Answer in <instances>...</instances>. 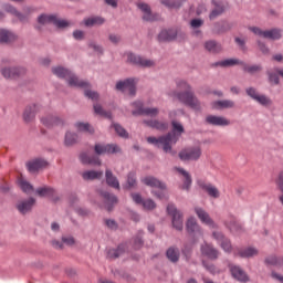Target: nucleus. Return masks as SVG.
Wrapping results in <instances>:
<instances>
[{
  "instance_id": "62",
  "label": "nucleus",
  "mask_w": 283,
  "mask_h": 283,
  "mask_svg": "<svg viewBox=\"0 0 283 283\" xmlns=\"http://www.w3.org/2000/svg\"><path fill=\"white\" fill-rule=\"evenodd\" d=\"M256 45H258L260 52H262V54L270 53L269 46H266V43L262 42L261 40L256 41Z\"/></svg>"
},
{
  "instance_id": "5",
  "label": "nucleus",
  "mask_w": 283,
  "mask_h": 283,
  "mask_svg": "<svg viewBox=\"0 0 283 283\" xmlns=\"http://www.w3.org/2000/svg\"><path fill=\"white\" fill-rule=\"evenodd\" d=\"M0 74L8 81H17V78L25 76V74H28V70L24 66H4L1 64Z\"/></svg>"
},
{
  "instance_id": "3",
  "label": "nucleus",
  "mask_w": 283,
  "mask_h": 283,
  "mask_svg": "<svg viewBox=\"0 0 283 283\" xmlns=\"http://www.w3.org/2000/svg\"><path fill=\"white\" fill-rule=\"evenodd\" d=\"M52 74L57 78H64L70 87H90V82L80 80L76 74L63 66L52 67Z\"/></svg>"
},
{
  "instance_id": "48",
  "label": "nucleus",
  "mask_w": 283,
  "mask_h": 283,
  "mask_svg": "<svg viewBox=\"0 0 283 283\" xmlns=\"http://www.w3.org/2000/svg\"><path fill=\"white\" fill-rule=\"evenodd\" d=\"M56 14H45L42 13L41 15L38 17V23L41 25H48V23H54Z\"/></svg>"
},
{
  "instance_id": "19",
  "label": "nucleus",
  "mask_w": 283,
  "mask_h": 283,
  "mask_svg": "<svg viewBox=\"0 0 283 283\" xmlns=\"http://www.w3.org/2000/svg\"><path fill=\"white\" fill-rule=\"evenodd\" d=\"M41 112V106L39 104H30L25 107L23 113V119L25 123H32L36 118V114Z\"/></svg>"
},
{
  "instance_id": "51",
  "label": "nucleus",
  "mask_w": 283,
  "mask_h": 283,
  "mask_svg": "<svg viewBox=\"0 0 283 283\" xmlns=\"http://www.w3.org/2000/svg\"><path fill=\"white\" fill-rule=\"evenodd\" d=\"M90 87H92V84H90V86L87 87H82V90H85L84 95L86 96V98H91V101H98L99 98L98 92H94L90 90Z\"/></svg>"
},
{
  "instance_id": "36",
  "label": "nucleus",
  "mask_w": 283,
  "mask_h": 283,
  "mask_svg": "<svg viewBox=\"0 0 283 283\" xmlns=\"http://www.w3.org/2000/svg\"><path fill=\"white\" fill-rule=\"evenodd\" d=\"M213 109H233L235 102L231 99L216 101L212 103Z\"/></svg>"
},
{
  "instance_id": "11",
  "label": "nucleus",
  "mask_w": 283,
  "mask_h": 283,
  "mask_svg": "<svg viewBox=\"0 0 283 283\" xmlns=\"http://www.w3.org/2000/svg\"><path fill=\"white\" fill-rule=\"evenodd\" d=\"M122 149L116 144H95L96 156H103L104 154H120Z\"/></svg>"
},
{
  "instance_id": "50",
  "label": "nucleus",
  "mask_w": 283,
  "mask_h": 283,
  "mask_svg": "<svg viewBox=\"0 0 283 283\" xmlns=\"http://www.w3.org/2000/svg\"><path fill=\"white\" fill-rule=\"evenodd\" d=\"M160 3L166 8H170V9H174V8L178 9L182 7V2L178 0H160Z\"/></svg>"
},
{
  "instance_id": "27",
  "label": "nucleus",
  "mask_w": 283,
  "mask_h": 283,
  "mask_svg": "<svg viewBox=\"0 0 283 283\" xmlns=\"http://www.w3.org/2000/svg\"><path fill=\"white\" fill-rule=\"evenodd\" d=\"M203 48L210 54H220L223 50L222 44L216 40L206 41Z\"/></svg>"
},
{
  "instance_id": "55",
  "label": "nucleus",
  "mask_w": 283,
  "mask_h": 283,
  "mask_svg": "<svg viewBox=\"0 0 283 283\" xmlns=\"http://www.w3.org/2000/svg\"><path fill=\"white\" fill-rule=\"evenodd\" d=\"M19 185L24 193H30L31 191H34V187L23 179L19 180Z\"/></svg>"
},
{
  "instance_id": "60",
  "label": "nucleus",
  "mask_w": 283,
  "mask_h": 283,
  "mask_svg": "<svg viewBox=\"0 0 283 283\" xmlns=\"http://www.w3.org/2000/svg\"><path fill=\"white\" fill-rule=\"evenodd\" d=\"M142 205L144 209H147L148 211L156 209V202L151 199L144 200Z\"/></svg>"
},
{
  "instance_id": "56",
  "label": "nucleus",
  "mask_w": 283,
  "mask_h": 283,
  "mask_svg": "<svg viewBox=\"0 0 283 283\" xmlns=\"http://www.w3.org/2000/svg\"><path fill=\"white\" fill-rule=\"evenodd\" d=\"M53 25H55V28H59V30H63L65 28H70V22L66 20H61L55 15L53 20Z\"/></svg>"
},
{
  "instance_id": "30",
  "label": "nucleus",
  "mask_w": 283,
  "mask_h": 283,
  "mask_svg": "<svg viewBox=\"0 0 283 283\" xmlns=\"http://www.w3.org/2000/svg\"><path fill=\"white\" fill-rule=\"evenodd\" d=\"M235 65H244V62L240 61L239 59H226L214 62L212 67H233Z\"/></svg>"
},
{
  "instance_id": "15",
  "label": "nucleus",
  "mask_w": 283,
  "mask_h": 283,
  "mask_svg": "<svg viewBox=\"0 0 283 283\" xmlns=\"http://www.w3.org/2000/svg\"><path fill=\"white\" fill-rule=\"evenodd\" d=\"M99 196H102L105 205V209L107 211H113L114 206L118 205V197H116L114 193L99 190Z\"/></svg>"
},
{
  "instance_id": "23",
  "label": "nucleus",
  "mask_w": 283,
  "mask_h": 283,
  "mask_svg": "<svg viewBox=\"0 0 283 283\" xmlns=\"http://www.w3.org/2000/svg\"><path fill=\"white\" fill-rule=\"evenodd\" d=\"M233 22H214L212 32L214 34H224L227 32H230V30H233Z\"/></svg>"
},
{
  "instance_id": "26",
  "label": "nucleus",
  "mask_w": 283,
  "mask_h": 283,
  "mask_svg": "<svg viewBox=\"0 0 283 283\" xmlns=\"http://www.w3.org/2000/svg\"><path fill=\"white\" fill-rule=\"evenodd\" d=\"M144 125H147V127H151L153 129H157L158 132H167L169 129V123L158 119L144 120Z\"/></svg>"
},
{
  "instance_id": "22",
  "label": "nucleus",
  "mask_w": 283,
  "mask_h": 283,
  "mask_svg": "<svg viewBox=\"0 0 283 283\" xmlns=\"http://www.w3.org/2000/svg\"><path fill=\"white\" fill-rule=\"evenodd\" d=\"M49 163L45 159H34L32 161L27 163V168L30 174H36V171H41V169H45Z\"/></svg>"
},
{
  "instance_id": "49",
  "label": "nucleus",
  "mask_w": 283,
  "mask_h": 283,
  "mask_svg": "<svg viewBox=\"0 0 283 283\" xmlns=\"http://www.w3.org/2000/svg\"><path fill=\"white\" fill-rule=\"evenodd\" d=\"M93 109L94 113L97 114V116H103L104 118H112V112L103 109V106L101 104H94Z\"/></svg>"
},
{
  "instance_id": "33",
  "label": "nucleus",
  "mask_w": 283,
  "mask_h": 283,
  "mask_svg": "<svg viewBox=\"0 0 283 283\" xmlns=\"http://www.w3.org/2000/svg\"><path fill=\"white\" fill-rule=\"evenodd\" d=\"M283 30L280 28H273L264 31L263 39H270V41H280L282 39Z\"/></svg>"
},
{
  "instance_id": "17",
  "label": "nucleus",
  "mask_w": 283,
  "mask_h": 283,
  "mask_svg": "<svg viewBox=\"0 0 283 283\" xmlns=\"http://www.w3.org/2000/svg\"><path fill=\"white\" fill-rule=\"evenodd\" d=\"M178 36V31L176 29H164L157 35V40L159 43H170V41H176Z\"/></svg>"
},
{
  "instance_id": "57",
  "label": "nucleus",
  "mask_w": 283,
  "mask_h": 283,
  "mask_svg": "<svg viewBox=\"0 0 283 283\" xmlns=\"http://www.w3.org/2000/svg\"><path fill=\"white\" fill-rule=\"evenodd\" d=\"M202 266L211 273V275H216L218 273H220V270L218 268H216L214 264L212 263H209L207 261H202Z\"/></svg>"
},
{
  "instance_id": "32",
  "label": "nucleus",
  "mask_w": 283,
  "mask_h": 283,
  "mask_svg": "<svg viewBox=\"0 0 283 283\" xmlns=\"http://www.w3.org/2000/svg\"><path fill=\"white\" fill-rule=\"evenodd\" d=\"M80 160L82 165H95L97 167H101V158L98 156H88L86 153H82L80 155Z\"/></svg>"
},
{
  "instance_id": "38",
  "label": "nucleus",
  "mask_w": 283,
  "mask_h": 283,
  "mask_svg": "<svg viewBox=\"0 0 283 283\" xmlns=\"http://www.w3.org/2000/svg\"><path fill=\"white\" fill-rule=\"evenodd\" d=\"M177 171L178 174H181V176H184L185 178L182 189L189 191L191 189V184L193 182V180L191 179V175H189V172L185 170V168H177Z\"/></svg>"
},
{
  "instance_id": "14",
  "label": "nucleus",
  "mask_w": 283,
  "mask_h": 283,
  "mask_svg": "<svg viewBox=\"0 0 283 283\" xmlns=\"http://www.w3.org/2000/svg\"><path fill=\"white\" fill-rule=\"evenodd\" d=\"M201 255L208 258V260H218L220 258V250L216 249L213 244L203 243L200 247Z\"/></svg>"
},
{
  "instance_id": "41",
  "label": "nucleus",
  "mask_w": 283,
  "mask_h": 283,
  "mask_svg": "<svg viewBox=\"0 0 283 283\" xmlns=\"http://www.w3.org/2000/svg\"><path fill=\"white\" fill-rule=\"evenodd\" d=\"M74 127L77 129V132L90 134L91 136L94 135L95 132L94 127L91 126L90 123L77 122L74 124Z\"/></svg>"
},
{
  "instance_id": "39",
  "label": "nucleus",
  "mask_w": 283,
  "mask_h": 283,
  "mask_svg": "<svg viewBox=\"0 0 283 283\" xmlns=\"http://www.w3.org/2000/svg\"><path fill=\"white\" fill-rule=\"evenodd\" d=\"M104 23H105V18L99 15L84 19L85 28H94V25H103Z\"/></svg>"
},
{
  "instance_id": "52",
  "label": "nucleus",
  "mask_w": 283,
  "mask_h": 283,
  "mask_svg": "<svg viewBox=\"0 0 283 283\" xmlns=\"http://www.w3.org/2000/svg\"><path fill=\"white\" fill-rule=\"evenodd\" d=\"M127 186L126 189H134L136 185H138V181L136 180V172H129L127 175Z\"/></svg>"
},
{
  "instance_id": "34",
  "label": "nucleus",
  "mask_w": 283,
  "mask_h": 283,
  "mask_svg": "<svg viewBox=\"0 0 283 283\" xmlns=\"http://www.w3.org/2000/svg\"><path fill=\"white\" fill-rule=\"evenodd\" d=\"M105 178L108 187H112L113 189H120V182L118 181V178L114 176V172H112L111 169H106Z\"/></svg>"
},
{
  "instance_id": "1",
  "label": "nucleus",
  "mask_w": 283,
  "mask_h": 283,
  "mask_svg": "<svg viewBox=\"0 0 283 283\" xmlns=\"http://www.w3.org/2000/svg\"><path fill=\"white\" fill-rule=\"evenodd\" d=\"M172 130L166 135L156 137H147V143L150 145H155L159 149L163 148L165 154H171V156H176V151L171 148V145H176L180 139V136L185 134V126L177 120L171 122Z\"/></svg>"
},
{
  "instance_id": "61",
  "label": "nucleus",
  "mask_w": 283,
  "mask_h": 283,
  "mask_svg": "<svg viewBox=\"0 0 283 283\" xmlns=\"http://www.w3.org/2000/svg\"><path fill=\"white\" fill-rule=\"evenodd\" d=\"M2 9L4 10V12H8L9 14H13V17L17 15V12H19V10H17L14 8V6L10 4V3H6L2 6Z\"/></svg>"
},
{
  "instance_id": "45",
  "label": "nucleus",
  "mask_w": 283,
  "mask_h": 283,
  "mask_svg": "<svg viewBox=\"0 0 283 283\" xmlns=\"http://www.w3.org/2000/svg\"><path fill=\"white\" fill-rule=\"evenodd\" d=\"M234 255H239L240 258H253L258 255V249L255 248H247L243 250H239Z\"/></svg>"
},
{
  "instance_id": "4",
  "label": "nucleus",
  "mask_w": 283,
  "mask_h": 283,
  "mask_svg": "<svg viewBox=\"0 0 283 283\" xmlns=\"http://www.w3.org/2000/svg\"><path fill=\"white\" fill-rule=\"evenodd\" d=\"M167 213L171 217V224L176 231H182L185 229V213L176 207L174 203H168Z\"/></svg>"
},
{
  "instance_id": "12",
  "label": "nucleus",
  "mask_w": 283,
  "mask_h": 283,
  "mask_svg": "<svg viewBox=\"0 0 283 283\" xmlns=\"http://www.w3.org/2000/svg\"><path fill=\"white\" fill-rule=\"evenodd\" d=\"M206 125H211L212 127H229L231 125V120H229L224 116L218 115H208L205 118Z\"/></svg>"
},
{
  "instance_id": "6",
  "label": "nucleus",
  "mask_w": 283,
  "mask_h": 283,
  "mask_svg": "<svg viewBox=\"0 0 283 283\" xmlns=\"http://www.w3.org/2000/svg\"><path fill=\"white\" fill-rule=\"evenodd\" d=\"M245 94L247 96L252 98V101H255L256 103H259V105H262L263 107H269L270 105H273V101H271L269 96L264 94L260 95L258 88L253 86L245 88Z\"/></svg>"
},
{
  "instance_id": "2",
  "label": "nucleus",
  "mask_w": 283,
  "mask_h": 283,
  "mask_svg": "<svg viewBox=\"0 0 283 283\" xmlns=\"http://www.w3.org/2000/svg\"><path fill=\"white\" fill-rule=\"evenodd\" d=\"M176 87L177 90H184L179 92H174L175 98L179 101V103H182V105H186V107H190V109H193L195 112H201L202 104L200 103V99L196 96V93L191 90V85L188 81L185 80H176Z\"/></svg>"
},
{
  "instance_id": "53",
  "label": "nucleus",
  "mask_w": 283,
  "mask_h": 283,
  "mask_svg": "<svg viewBox=\"0 0 283 283\" xmlns=\"http://www.w3.org/2000/svg\"><path fill=\"white\" fill-rule=\"evenodd\" d=\"M158 114H160V109H158V107H144V116L156 118Z\"/></svg>"
},
{
  "instance_id": "10",
  "label": "nucleus",
  "mask_w": 283,
  "mask_h": 283,
  "mask_svg": "<svg viewBox=\"0 0 283 283\" xmlns=\"http://www.w3.org/2000/svg\"><path fill=\"white\" fill-rule=\"evenodd\" d=\"M34 205H36V199H34V197H30L29 199H22L18 201L15 208L19 213H21V216H27V213L32 212Z\"/></svg>"
},
{
  "instance_id": "7",
  "label": "nucleus",
  "mask_w": 283,
  "mask_h": 283,
  "mask_svg": "<svg viewBox=\"0 0 283 283\" xmlns=\"http://www.w3.org/2000/svg\"><path fill=\"white\" fill-rule=\"evenodd\" d=\"M212 238L216 240L217 244L224 251V253H231L233 251V245L231 244V239H229L221 231H213Z\"/></svg>"
},
{
  "instance_id": "28",
  "label": "nucleus",
  "mask_w": 283,
  "mask_h": 283,
  "mask_svg": "<svg viewBox=\"0 0 283 283\" xmlns=\"http://www.w3.org/2000/svg\"><path fill=\"white\" fill-rule=\"evenodd\" d=\"M224 227H227V229H229L231 233H242V231H244L242 224H240V222H238V219H235L234 217H230L229 219H227L224 221Z\"/></svg>"
},
{
  "instance_id": "18",
  "label": "nucleus",
  "mask_w": 283,
  "mask_h": 283,
  "mask_svg": "<svg viewBox=\"0 0 283 283\" xmlns=\"http://www.w3.org/2000/svg\"><path fill=\"white\" fill-rule=\"evenodd\" d=\"M228 268L230 269V273L234 280H238V282H249V275L244 270H242V268L233 263H230Z\"/></svg>"
},
{
  "instance_id": "42",
  "label": "nucleus",
  "mask_w": 283,
  "mask_h": 283,
  "mask_svg": "<svg viewBox=\"0 0 283 283\" xmlns=\"http://www.w3.org/2000/svg\"><path fill=\"white\" fill-rule=\"evenodd\" d=\"M125 253V245L120 244L117 247V249H111L107 252L108 260H116L117 258H120Z\"/></svg>"
},
{
  "instance_id": "20",
  "label": "nucleus",
  "mask_w": 283,
  "mask_h": 283,
  "mask_svg": "<svg viewBox=\"0 0 283 283\" xmlns=\"http://www.w3.org/2000/svg\"><path fill=\"white\" fill-rule=\"evenodd\" d=\"M186 231L189 235H199L202 237V229L198 224L196 218L190 217L186 222Z\"/></svg>"
},
{
  "instance_id": "24",
  "label": "nucleus",
  "mask_w": 283,
  "mask_h": 283,
  "mask_svg": "<svg viewBox=\"0 0 283 283\" xmlns=\"http://www.w3.org/2000/svg\"><path fill=\"white\" fill-rule=\"evenodd\" d=\"M142 182L146 185V187H155L156 189H160L161 191H165V189H167V185L158 180V178L156 177H145L144 179H142Z\"/></svg>"
},
{
  "instance_id": "35",
  "label": "nucleus",
  "mask_w": 283,
  "mask_h": 283,
  "mask_svg": "<svg viewBox=\"0 0 283 283\" xmlns=\"http://www.w3.org/2000/svg\"><path fill=\"white\" fill-rule=\"evenodd\" d=\"M82 178L86 182H90L93 180H101V178H103V171L85 170L84 172H82Z\"/></svg>"
},
{
  "instance_id": "46",
  "label": "nucleus",
  "mask_w": 283,
  "mask_h": 283,
  "mask_svg": "<svg viewBox=\"0 0 283 283\" xmlns=\"http://www.w3.org/2000/svg\"><path fill=\"white\" fill-rule=\"evenodd\" d=\"M134 81H135L134 78H126L124 81H118L115 85V90H117V92H125L134 83Z\"/></svg>"
},
{
  "instance_id": "40",
  "label": "nucleus",
  "mask_w": 283,
  "mask_h": 283,
  "mask_svg": "<svg viewBox=\"0 0 283 283\" xmlns=\"http://www.w3.org/2000/svg\"><path fill=\"white\" fill-rule=\"evenodd\" d=\"M76 143H78V135L76 133L67 130L64 136L65 147H74Z\"/></svg>"
},
{
  "instance_id": "44",
  "label": "nucleus",
  "mask_w": 283,
  "mask_h": 283,
  "mask_svg": "<svg viewBox=\"0 0 283 283\" xmlns=\"http://www.w3.org/2000/svg\"><path fill=\"white\" fill-rule=\"evenodd\" d=\"M35 193L40 197V198H45L48 196H54L55 190L52 187L49 186H44V187H40L35 190Z\"/></svg>"
},
{
  "instance_id": "43",
  "label": "nucleus",
  "mask_w": 283,
  "mask_h": 283,
  "mask_svg": "<svg viewBox=\"0 0 283 283\" xmlns=\"http://www.w3.org/2000/svg\"><path fill=\"white\" fill-rule=\"evenodd\" d=\"M241 65H242L243 72H247V74L253 75V74H258V73L262 72V65H260V64L249 65L243 62V64H241Z\"/></svg>"
},
{
  "instance_id": "47",
  "label": "nucleus",
  "mask_w": 283,
  "mask_h": 283,
  "mask_svg": "<svg viewBox=\"0 0 283 283\" xmlns=\"http://www.w3.org/2000/svg\"><path fill=\"white\" fill-rule=\"evenodd\" d=\"M277 67L274 69L273 71H266V76H268V81L269 83H271V85H277L280 83V73H277Z\"/></svg>"
},
{
  "instance_id": "29",
  "label": "nucleus",
  "mask_w": 283,
  "mask_h": 283,
  "mask_svg": "<svg viewBox=\"0 0 283 283\" xmlns=\"http://www.w3.org/2000/svg\"><path fill=\"white\" fill-rule=\"evenodd\" d=\"M198 186L200 187V189H203V191H207L210 198H220V190H218L216 186L207 184L202 180L198 181Z\"/></svg>"
},
{
  "instance_id": "37",
  "label": "nucleus",
  "mask_w": 283,
  "mask_h": 283,
  "mask_svg": "<svg viewBox=\"0 0 283 283\" xmlns=\"http://www.w3.org/2000/svg\"><path fill=\"white\" fill-rule=\"evenodd\" d=\"M17 34L6 29H0V43H14Z\"/></svg>"
},
{
  "instance_id": "58",
  "label": "nucleus",
  "mask_w": 283,
  "mask_h": 283,
  "mask_svg": "<svg viewBox=\"0 0 283 283\" xmlns=\"http://www.w3.org/2000/svg\"><path fill=\"white\" fill-rule=\"evenodd\" d=\"M88 48H91V50H94L97 54L103 55V46L101 44H97L94 41L88 42Z\"/></svg>"
},
{
  "instance_id": "31",
  "label": "nucleus",
  "mask_w": 283,
  "mask_h": 283,
  "mask_svg": "<svg viewBox=\"0 0 283 283\" xmlns=\"http://www.w3.org/2000/svg\"><path fill=\"white\" fill-rule=\"evenodd\" d=\"M166 258L172 264H178V262L180 261V249L176 247L168 248L166 251Z\"/></svg>"
},
{
  "instance_id": "13",
  "label": "nucleus",
  "mask_w": 283,
  "mask_h": 283,
  "mask_svg": "<svg viewBox=\"0 0 283 283\" xmlns=\"http://www.w3.org/2000/svg\"><path fill=\"white\" fill-rule=\"evenodd\" d=\"M195 213L202 224H207V227H210V229H218V223L211 219V216H209V212H207L205 209L196 207Z\"/></svg>"
},
{
  "instance_id": "25",
  "label": "nucleus",
  "mask_w": 283,
  "mask_h": 283,
  "mask_svg": "<svg viewBox=\"0 0 283 283\" xmlns=\"http://www.w3.org/2000/svg\"><path fill=\"white\" fill-rule=\"evenodd\" d=\"M212 6H214V8L209 14L210 21L218 19V17H222V14H224V11L227 10L224 3L218 2L216 0H212Z\"/></svg>"
},
{
  "instance_id": "21",
  "label": "nucleus",
  "mask_w": 283,
  "mask_h": 283,
  "mask_svg": "<svg viewBox=\"0 0 283 283\" xmlns=\"http://www.w3.org/2000/svg\"><path fill=\"white\" fill-rule=\"evenodd\" d=\"M137 8L144 13L143 21L154 22L156 21L157 14L151 13V7L145 2H138Z\"/></svg>"
},
{
  "instance_id": "59",
  "label": "nucleus",
  "mask_w": 283,
  "mask_h": 283,
  "mask_svg": "<svg viewBox=\"0 0 283 283\" xmlns=\"http://www.w3.org/2000/svg\"><path fill=\"white\" fill-rule=\"evenodd\" d=\"M108 41L113 43V45H118L123 41V38L119 34L111 33L108 34Z\"/></svg>"
},
{
  "instance_id": "8",
  "label": "nucleus",
  "mask_w": 283,
  "mask_h": 283,
  "mask_svg": "<svg viewBox=\"0 0 283 283\" xmlns=\"http://www.w3.org/2000/svg\"><path fill=\"white\" fill-rule=\"evenodd\" d=\"M202 148L200 146L185 148L179 153L180 160H200Z\"/></svg>"
},
{
  "instance_id": "54",
  "label": "nucleus",
  "mask_w": 283,
  "mask_h": 283,
  "mask_svg": "<svg viewBox=\"0 0 283 283\" xmlns=\"http://www.w3.org/2000/svg\"><path fill=\"white\" fill-rule=\"evenodd\" d=\"M113 128L120 138H129V134L123 126H120V124H113Z\"/></svg>"
},
{
  "instance_id": "64",
  "label": "nucleus",
  "mask_w": 283,
  "mask_h": 283,
  "mask_svg": "<svg viewBox=\"0 0 283 283\" xmlns=\"http://www.w3.org/2000/svg\"><path fill=\"white\" fill-rule=\"evenodd\" d=\"M105 224L112 231H116V229H118V223L114 219H106Z\"/></svg>"
},
{
  "instance_id": "9",
  "label": "nucleus",
  "mask_w": 283,
  "mask_h": 283,
  "mask_svg": "<svg viewBox=\"0 0 283 283\" xmlns=\"http://www.w3.org/2000/svg\"><path fill=\"white\" fill-rule=\"evenodd\" d=\"M127 63L136 65L137 67H154L155 63L135 53H127Z\"/></svg>"
},
{
  "instance_id": "63",
  "label": "nucleus",
  "mask_w": 283,
  "mask_h": 283,
  "mask_svg": "<svg viewBox=\"0 0 283 283\" xmlns=\"http://www.w3.org/2000/svg\"><path fill=\"white\" fill-rule=\"evenodd\" d=\"M143 232H139V234L134 239V247L135 249H142L143 244H145V241H143Z\"/></svg>"
},
{
  "instance_id": "16",
  "label": "nucleus",
  "mask_w": 283,
  "mask_h": 283,
  "mask_svg": "<svg viewBox=\"0 0 283 283\" xmlns=\"http://www.w3.org/2000/svg\"><path fill=\"white\" fill-rule=\"evenodd\" d=\"M41 123L44 127H63L65 125V120L56 115H46L41 118Z\"/></svg>"
}]
</instances>
